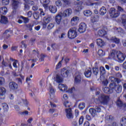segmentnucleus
<instances>
[{"instance_id":"nucleus-1","label":"nucleus","mask_w":126,"mask_h":126,"mask_svg":"<svg viewBox=\"0 0 126 126\" xmlns=\"http://www.w3.org/2000/svg\"><path fill=\"white\" fill-rule=\"evenodd\" d=\"M109 57L110 59L115 60L117 59L118 63H122L126 60V54L123 53L120 51L113 49L112 50Z\"/></svg>"},{"instance_id":"nucleus-2","label":"nucleus","mask_w":126,"mask_h":126,"mask_svg":"<svg viewBox=\"0 0 126 126\" xmlns=\"http://www.w3.org/2000/svg\"><path fill=\"white\" fill-rule=\"evenodd\" d=\"M72 13V10L71 8H69L66 10H65L63 13L58 14L55 17V21L58 25L61 24V22L62 21V19H63V17H67V16H69Z\"/></svg>"},{"instance_id":"nucleus-3","label":"nucleus","mask_w":126,"mask_h":126,"mask_svg":"<svg viewBox=\"0 0 126 126\" xmlns=\"http://www.w3.org/2000/svg\"><path fill=\"white\" fill-rule=\"evenodd\" d=\"M110 100V96L105 95L103 94L98 95V98L95 99L96 104H101V105H107Z\"/></svg>"},{"instance_id":"nucleus-4","label":"nucleus","mask_w":126,"mask_h":126,"mask_svg":"<svg viewBox=\"0 0 126 126\" xmlns=\"http://www.w3.org/2000/svg\"><path fill=\"white\" fill-rule=\"evenodd\" d=\"M45 12H44V10L42 8H39V10H38V11H34L33 13V17L34 19L36 20H38L39 18H40V16H45Z\"/></svg>"},{"instance_id":"nucleus-5","label":"nucleus","mask_w":126,"mask_h":126,"mask_svg":"<svg viewBox=\"0 0 126 126\" xmlns=\"http://www.w3.org/2000/svg\"><path fill=\"white\" fill-rule=\"evenodd\" d=\"M109 87L112 89L115 90L116 93H121L122 92V85H117L116 83H111Z\"/></svg>"},{"instance_id":"nucleus-6","label":"nucleus","mask_w":126,"mask_h":126,"mask_svg":"<svg viewBox=\"0 0 126 126\" xmlns=\"http://www.w3.org/2000/svg\"><path fill=\"white\" fill-rule=\"evenodd\" d=\"M68 38L69 39H74L77 36V32L75 28L70 29L67 33Z\"/></svg>"},{"instance_id":"nucleus-7","label":"nucleus","mask_w":126,"mask_h":126,"mask_svg":"<svg viewBox=\"0 0 126 126\" xmlns=\"http://www.w3.org/2000/svg\"><path fill=\"white\" fill-rule=\"evenodd\" d=\"M109 13L112 18H117L120 16V12L116 11V9L114 8H111L109 10Z\"/></svg>"},{"instance_id":"nucleus-8","label":"nucleus","mask_w":126,"mask_h":126,"mask_svg":"<svg viewBox=\"0 0 126 126\" xmlns=\"http://www.w3.org/2000/svg\"><path fill=\"white\" fill-rule=\"evenodd\" d=\"M74 81L75 83H77V84H79L81 83V81L83 82L84 83H87V80L84 79L82 76L80 75H76L74 78Z\"/></svg>"},{"instance_id":"nucleus-9","label":"nucleus","mask_w":126,"mask_h":126,"mask_svg":"<svg viewBox=\"0 0 126 126\" xmlns=\"http://www.w3.org/2000/svg\"><path fill=\"white\" fill-rule=\"evenodd\" d=\"M52 20V16L50 15H47L43 18V22L42 25L43 27H47L48 23H50V22Z\"/></svg>"},{"instance_id":"nucleus-10","label":"nucleus","mask_w":126,"mask_h":126,"mask_svg":"<svg viewBox=\"0 0 126 126\" xmlns=\"http://www.w3.org/2000/svg\"><path fill=\"white\" fill-rule=\"evenodd\" d=\"M66 113V117L68 120H71L73 119V114H72V110L71 108H67L65 109Z\"/></svg>"},{"instance_id":"nucleus-11","label":"nucleus","mask_w":126,"mask_h":126,"mask_svg":"<svg viewBox=\"0 0 126 126\" xmlns=\"http://www.w3.org/2000/svg\"><path fill=\"white\" fill-rule=\"evenodd\" d=\"M9 88L10 90H12V91H15V90H17V89H18V84H17L15 82H10L9 83Z\"/></svg>"},{"instance_id":"nucleus-12","label":"nucleus","mask_w":126,"mask_h":126,"mask_svg":"<svg viewBox=\"0 0 126 126\" xmlns=\"http://www.w3.org/2000/svg\"><path fill=\"white\" fill-rule=\"evenodd\" d=\"M86 28H87L86 24L81 23L79 25V29L78 30L80 33H84V32L86 31Z\"/></svg>"},{"instance_id":"nucleus-13","label":"nucleus","mask_w":126,"mask_h":126,"mask_svg":"<svg viewBox=\"0 0 126 126\" xmlns=\"http://www.w3.org/2000/svg\"><path fill=\"white\" fill-rule=\"evenodd\" d=\"M69 74V70L64 67L61 70V75L62 77H67Z\"/></svg>"},{"instance_id":"nucleus-14","label":"nucleus","mask_w":126,"mask_h":126,"mask_svg":"<svg viewBox=\"0 0 126 126\" xmlns=\"http://www.w3.org/2000/svg\"><path fill=\"white\" fill-rule=\"evenodd\" d=\"M6 93V89L3 87H0V99L3 100Z\"/></svg>"},{"instance_id":"nucleus-15","label":"nucleus","mask_w":126,"mask_h":126,"mask_svg":"<svg viewBox=\"0 0 126 126\" xmlns=\"http://www.w3.org/2000/svg\"><path fill=\"white\" fill-rule=\"evenodd\" d=\"M54 80L57 83H62L63 81V78L59 74L56 75V76L54 77Z\"/></svg>"},{"instance_id":"nucleus-16","label":"nucleus","mask_w":126,"mask_h":126,"mask_svg":"<svg viewBox=\"0 0 126 126\" xmlns=\"http://www.w3.org/2000/svg\"><path fill=\"white\" fill-rule=\"evenodd\" d=\"M59 89L62 92H67V86L63 84H60L59 85Z\"/></svg>"},{"instance_id":"nucleus-17","label":"nucleus","mask_w":126,"mask_h":126,"mask_svg":"<svg viewBox=\"0 0 126 126\" xmlns=\"http://www.w3.org/2000/svg\"><path fill=\"white\" fill-rule=\"evenodd\" d=\"M79 20V17L75 16L71 20V25L72 26H74L77 24V22Z\"/></svg>"},{"instance_id":"nucleus-18","label":"nucleus","mask_w":126,"mask_h":126,"mask_svg":"<svg viewBox=\"0 0 126 126\" xmlns=\"http://www.w3.org/2000/svg\"><path fill=\"white\" fill-rule=\"evenodd\" d=\"M63 7H69L71 5V1L69 0H62Z\"/></svg>"},{"instance_id":"nucleus-19","label":"nucleus","mask_w":126,"mask_h":126,"mask_svg":"<svg viewBox=\"0 0 126 126\" xmlns=\"http://www.w3.org/2000/svg\"><path fill=\"white\" fill-rule=\"evenodd\" d=\"M85 76L87 77V78H89V77H91L92 75V69L91 68H89V69L86 70L84 72Z\"/></svg>"},{"instance_id":"nucleus-20","label":"nucleus","mask_w":126,"mask_h":126,"mask_svg":"<svg viewBox=\"0 0 126 126\" xmlns=\"http://www.w3.org/2000/svg\"><path fill=\"white\" fill-rule=\"evenodd\" d=\"M102 90L105 94H111V93H113V89L110 87H105Z\"/></svg>"},{"instance_id":"nucleus-21","label":"nucleus","mask_w":126,"mask_h":126,"mask_svg":"<svg viewBox=\"0 0 126 126\" xmlns=\"http://www.w3.org/2000/svg\"><path fill=\"white\" fill-rule=\"evenodd\" d=\"M1 24H7L8 23V19L5 16H2L0 20Z\"/></svg>"},{"instance_id":"nucleus-22","label":"nucleus","mask_w":126,"mask_h":126,"mask_svg":"<svg viewBox=\"0 0 126 126\" xmlns=\"http://www.w3.org/2000/svg\"><path fill=\"white\" fill-rule=\"evenodd\" d=\"M96 44L99 47H104L105 46V42L102 39L98 38L96 39Z\"/></svg>"},{"instance_id":"nucleus-23","label":"nucleus","mask_w":126,"mask_h":126,"mask_svg":"<svg viewBox=\"0 0 126 126\" xmlns=\"http://www.w3.org/2000/svg\"><path fill=\"white\" fill-rule=\"evenodd\" d=\"M18 5H19V1H16V0H13L12 3V7L13 9H17L18 8Z\"/></svg>"},{"instance_id":"nucleus-24","label":"nucleus","mask_w":126,"mask_h":126,"mask_svg":"<svg viewBox=\"0 0 126 126\" xmlns=\"http://www.w3.org/2000/svg\"><path fill=\"white\" fill-rule=\"evenodd\" d=\"M49 11L51 12V13H56L57 11H58V8L55 5H50L49 6Z\"/></svg>"},{"instance_id":"nucleus-25","label":"nucleus","mask_w":126,"mask_h":126,"mask_svg":"<svg viewBox=\"0 0 126 126\" xmlns=\"http://www.w3.org/2000/svg\"><path fill=\"white\" fill-rule=\"evenodd\" d=\"M98 35L100 37H105V38H106V39L108 38V36H106V35H107V32L106 31L99 30L98 32Z\"/></svg>"},{"instance_id":"nucleus-26","label":"nucleus","mask_w":126,"mask_h":126,"mask_svg":"<svg viewBox=\"0 0 126 126\" xmlns=\"http://www.w3.org/2000/svg\"><path fill=\"white\" fill-rule=\"evenodd\" d=\"M50 0H40V3L43 4V6L45 7V8L48 7V4L50 3Z\"/></svg>"},{"instance_id":"nucleus-27","label":"nucleus","mask_w":126,"mask_h":126,"mask_svg":"<svg viewBox=\"0 0 126 126\" xmlns=\"http://www.w3.org/2000/svg\"><path fill=\"white\" fill-rule=\"evenodd\" d=\"M83 14L85 16H86V17H89V16H91V15H92V11L90 10H85L83 11Z\"/></svg>"},{"instance_id":"nucleus-28","label":"nucleus","mask_w":126,"mask_h":126,"mask_svg":"<svg viewBox=\"0 0 126 126\" xmlns=\"http://www.w3.org/2000/svg\"><path fill=\"white\" fill-rule=\"evenodd\" d=\"M100 15H105L107 13V9L104 7L102 6L99 10Z\"/></svg>"},{"instance_id":"nucleus-29","label":"nucleus","mask_w":126,"mask_h":126,"mask_svg":"<svg viewBox=\"0 0 126 126\" xmlns=\"http://www.w3.org/2000/svg\"><path fill=\"white\" fill-rule=\"evenodd\" d=\"M98 21H99V16L98 15L93 16L91 19V22H92V23L97 22Z\"/></svg>"},{"instance_id":"nucleus-30","label":"nucleus","mask_w":126,"mask_h":126,"mask_svg":"<svg viewBox=\"0 0 126 126\" xmlns=\"http://www.w3.org/2000/svg\"><path fill=\"white\" fill-rule=\"evenodd\" d=\"M6 12H7V8L6 7H3L0 8V14H2L3 15H5L6 14Z\"/></svg>"},{"instance_id":"nucleus-31","label":"nucleus","mask_w":126,"mask_h":126,"mask_svg":"<svg viewBox=\"0 0 126 126\" xmlns=\"http://www.w3.org/2000/svg\"><path fill=\"white\" fill-rule=\"evenodd\" d=\"M64 59V58L63 57H62V60L60 61L56 65V68H55L56 70H58V69H60V68L62 67L63 65V64H62V63H63V61Z\"/></svg>"},{"instance_id":"nucleus-32","label":"nucleus","mask_w":126,"mask_h":126,"mask_svg":"<svg viewBox=\"0 0 126 126\" xmlns=\"http://www.w3.org/2000/svg\"><path fill=\"white\" fill-rule=\"evenodd\" d=\"M89 112H90V113L91 114V116H92V117H94L95 116H97V112L96 111L95 109L90 108L89 109Z\"/></svg>"},{"instance_id":"nucleus-33","label":"nucleus","mask_w":126,"mask_h":126,"mask_svg":"<svg viewBox=\"0 0 126 126\" xmlns=\"http://www.w3.org/2000/svg\"><path fill=\"white\" fill-rule=\"evenodd\" d=\"M99 72L100 75L101 76H103V75H105L106 74V69H105V67L103 66H100L99 67Z\"/></svg>"},{"instance_id":"nucleus-34","label":"nucleus","mask_w":126,"mask_h":126,"mask_svg":"<svg viewBox=\"0 0 126 126\" xmlns=\"http://www.w3.org/2000/svg\"><path fill=\"white\" fill-rule=\"evenodd\" d=\"M50 98H54L55 97V90L53 87L50 88Z\"/></svg>"},{"instance_id":"nucleus-35","label":"nucleus","mask_w":126,"mask_h":126,"mask_svg":"<svg viewBox=\"0 0 126 126\" xmlns=\"http://www.w3.org/2000/svg\"><path fill=\"white\" fill-rule=\"evenodd\" d=\"M19 18V19H22L24 21V23H25V24H26L29 22V19H28V18L25 17L23 16H20Z\"/></svg>"},{"instance_id":"nucleus-36","label":"nucleus","mask_w":126,"mask_h":126,"mask_svg":"<svg viewBox=\"0 0 126 126\" xmlns=\"http://www.w3.org/2000/svg\"><path fill=\"white\" fill-rule=\"evenodd\" d=\"M10 61H12L13 62V61H14V62L13 63V66L14 67H15V68H17V67H18V66H17V63H18V60H15V59H13V58H10Z\"/></svg>"},{"instance_id":"nucleus-37","label":"nucleus","mask_w":126,"mask_h":126,"mask_svg":"<svg viewBox=\"0 0 126 126\" xmlns=\"http://www.w3.org/2000/svg\"><path fill=\"white\" fill-rule=\"evenodd\" d=\"M110 40L115 44H120V39L116 37H112Z\"/></svg>"},{"instance_id":"nucleus-38","label":"nucleus","mask_w":126,"mask_h":126,"mask_svg":"<svg viewBox=\"0 0 126 126\" xmlns=\"http://www.w3.org/2000/svg\"><path fill=\"white\" fill-rule=\"evenodd\" d=\"M26 27L29 30V31H31V32H32L33 31V27H34V24H29L28 25H26Z\"/></svg>"},{"instance_id":"nucleus-39","label":"nucleus","mask_w":126,"mask_h":126,"mask_svg":"<svg viewBox=\"0 0 126 126\" xmlns=\"http://www.w3.org/2000/svg\"><path fill=\"white\" fill-rule=\"evenodd\" d=\"M121 126H126V117H123L120 121Z\"/></svg>"},{"instance_id":"nucleus-40","label":"nucleus","mask_w":126,"mask_h":126,"mask_svg":"<svg viewBox=\"0 0 126 126\" xmlns=\"http://www.w3.org/2000/svg\"><path fill=\"white\" fill-rule=\"evenodd\" d=\"M1 64V67L2 69H4L5 67H7V66H8V63L4 61V60H3V61H2Z\"/></svg>"},{"instance_id":"nucleus-41","label":"nucleus","mask_w":126,"mask_h":126,"mask_svg":"<svg viewBox=\"0 0 126 126\" xmlns=\"http://www.w3.org/2000/svg\"><path fill=\"white\" fill-rule=\"evenodd\" d=\"M67 25V21L63 20V25H61L59 27V29H63V28H64V27H65V26H66Z\"/></svg>"},{"instance_id":"nucleus-42","label":"nucleus","mask_w":126,"mask_h":126,"mask_svg":"<svg viewBox=\"0 0 126 126\" xmlns=\"http://www.w3.org/2000/svg\"><path fill=\"white\" fill-rule=\"evenodd\" d=\"M23 1L26 3H29V4H30V5H34L35 4V2L33 0H23Z\"/></svg>"},{"instance_id":"nucleus-43","label":"nucleus","mask_w":126,"mask_h":126,"mask_svg":"<svg viewBox=\"0 0 126 126\" xmlns=\"http://www.w3.org/2000/svg\"><path fill=\"white\" fill-rule=\"evenodd\" d=\"M2 105L3 109L4 110V112H7V111H8V105L5 103H2Z\"/></svg>"},{"instance_id":"nucleus-44","label":"nucleus","mask_w":126,"mask_h":126,"mask_svg":"<svg viewBox=\"0 0 126 126\" xmlns=\"http://www.w3.org/2000/svg\"><path fill=\"white\" fill-rule=\"evenodd\" d=\"M97 54L99 57H103V56H105V52H104L102 49L98 50Z\"/></svg>"},{"instance_id":"nucleus-45","label":"nucleus","mask_w":126,"mask_h":126,"mask_svg":"<svg viewBox=\"0 0 126 126\" xmlns=\"http://www.w3.org/2000/svg\"><path fill=\"white\" fill-rule=\"evenodd\" d=\"M114 119L115 118L112 115H107L106 117V121H108L109 122H112Z\"/></svg>"},{"instance_id":"nucleus-46","label":"nucleus","mask_w":126,"mask_h":126,"mask_svg":"<svg viewBox=\"0 0 126 126\" xmlns=\"http://www.w3.org/2000/svg\"><path fill=\"white\" fill-rule=\"evenodd\" d=\"M93 72L94 75H97V74H98V72H99V68H98V67H93Z\"/></svg>"},{"instance_id":"nucleus-47","label":"nucleus","mask_w":126,"mask_h":126,"mask_svg":"<svg viewBox=\"0 0 126 126\" xmlns=\"http://www.w3.org/2000/svg\"><path fill=\"white\" fill-rule=\"evenodd\" d=\"M123 24H126V15L123 14L121 17Z\"/></svg>"},{"instance_id":"nucleus-48","label":"nucleus","mask_w":126,"mask_h":126,"mask_svg":"<svg viewBox=\"0 0 126 126\" xmlns=\"http://www.w3.org/2000/svg\"><path fill=\"white\" fill-rule=\"evenodd\" d=\"M29 3H24V10H29L30 9V5H29Z\"/></svg>"},{"instance_id":"nucleus-49","label":"nucleus","mask_w":126,"mask_h":126,"mask_svg":"<svg viewBox=\"0 0 126 126\" xmlns=\"http://www.w3.org/2000/svg\"><path fill=\"white\" fill-rule=\"evenodd\" d=\"M80 110H83L85 108V103L84 102H81L78 105Z\"/></svg>"},{"instance_id":"nucleus-50","label":"nucleus","mask_w":126,"mask_h":126,"mask_svg":"<svg viewBox=\"0 0 126 126\" xmlns=\"http://www.w3.org/2000/svg\"><path fill=\"white\" fill-rule=\"evenodd\" d=\"M2 5H8L9 4V0H2Z\"/></svg>"},{"instance_id":"nucleus-51","label":"nucleus","mask_w":126,"mask_h":126,"mask_svg":"<svg viewBox=\"0 0 126 126\" xmlns=\"http://www.w3.org/2000/svg\"><path fill=\"white\" fill-rule=\"evenodd\" d=\"M84 121V117H83V116H81L79 119V126H80L81 125H82V124H83Z\"/></svg>"},{"instance_id":"nucleus-52","label":"nucleus","mask_w":126,"mask_h":126,"mask_svg":"<svg viewBox=\"0 0 126 126\" xmlns=\"http://www.w3.org/2000/svg\"><path fill=\"white\" fill-rule=\"evenodd\" d=\"M63 104L65 108H69V107H70L69 102L67 100L65 101Z\"/></svg>"},{"instance_id":"nucleus-53","label":"nucleus","mask_w":126,"mask_h":126,"mask_svg":"<svg viewBox=\"0 0 126 126\" xmlns=\"http://www.w3.org/2000/svg\"><path fill=\"white\" fill-rule=\"evenodd\" d=\"M55 4L56 5H57V6H58L59 7H60V6H62V5L63 4L62 3V1H61L60 0H57V1H56Z\"/></svg>"},{"instance_id":"nucleus-54","label":"nucleus","mask_w":126,"mask_h":126,"mask_svg":"<svg viewBox=\"0 0 126 126\" xmlns=\"http://www.w3.org/2000/svg\"><path fill=\"white\" fill-rule=\"evenodd\" d=\"M117 105L118 107H122L123 101H122L121 100H118L117 102Z\"/></svg>"},{"instance_id":"nucleus-55","label":"nucleus","mask_w":126,"mask_h":126,"mask_svg":"<svg viewBox=\"0 0 126 126\" xmlns=\"http://www.w3.org/2000/svg\"><path fill=\"white\" fill-rule=\"evenodd\" d=\"M5 80L4 78L2 77H0V85H2L4 83Z\"/></svg>"},{"instance_id":"nucleus-56","label":"nucleus","mask_w":126,"mask_h":126,"mask_svg":"<svg viewBox=\"0 0 126 126\" xmlns=\"http://www.w3.org/2000/svg\"><path fill=\"white\" fill-rule=\"evenodd\" d=\"M116 76L117 78H122L123 77V75L122 73L120 72H118L116 74Z\"/></svg>"},{"instance_id":"nucleus-57","label":"nucleus","mask_w":126,"mask_h":126,"mask_svg":"<svg viewBox=\"0 0 126 126\" xmlns=\"http://www.w3.org/2000/svg\"><path fill=\"white\" fill-rule=\"evenodd\" d=\"M54 26H55V25H54V24L52 23H50L49 24V25L47 27V29H49V30H51V29L54 28Z\"/></svg>"},{"instance_id":"nucleus-58","label":"nucleus","mask_w":126,"mask_h":126,"mask_svg":"<svg viewBox=\"0 0 126 126\" xmlns=\"http://www.w3.org/2000/svg\"><path fill=\"white\" fill-rule=\"evenodd\" d=\"M74 90H75V88L74 87H72L71 89H68V90L67 91L68 92V93H72Z\"/></svg>"},{"instance_id":"nucleus-59","label":"nucleus","mask_w":126,"mask_h":126,"mask_svg":"<svg viewBox=\"0 0 126 126\" xmlns=\"http://www.w3.org/2000/svg\"><path fill=\"white\" fill-rule=\"evenodd\" d=\"M94 110H95L96 113H100L101 112V108L99 106H95Z\"/></svg>"},{"instance_id":"nucleus-60","label":"nucleus","mask_w":126,"mask_h":126,"mask_svg":"<svg viewBox=\"0 0 126 126\" xmlns=\"http://www.w3.org/2000/svg\"><path fill=\"white\" fill-rule=\"evenodd\" d=\"M64 61L65 62V63L66 64H67V63H69V61H70V58H68L67 57L65 58V59H64Z\"/></svg>"},{"instance_id":"nucleus-61","label":"nucleus","mask_w":126,"mask_h":126,"mask_svg":"<svg viewBox=\"0 0 126 126\" xmlns=\"http://www.w3.org/2000/svg\"><path fill=\"white\" fill-rule=\"evenodd\" d=\"M112 78H114L115 81L116 82H117L118 84H119V83H121V79H120V78H115V77H112Z\"/></svg>"},{"instance_id":"nucleus-62","label":"nucleus","mask_w":126,"mask_h":126,"mask_svg":"<svg viewBox=\"0 0 126 126\" xmlns=\"http://www.w3.org/2000/svg\"><path fill=\"white\" fill-rule=\"evenodd\" d=\"M28 114H29V112H28V111L20 112V115H28Z\"/></svg>"},{"instance_id":"nucleus-63","label":"nucleus","mask_w":126,"mask_h":126,"mask_svg":"<svg viewBox=\"0 0 126 126\" xmlns=\"http://www.w3.org/2000/svg\"><path fill=\"white\" fill-rule=\"evenodd\" d=\"M86 119L87 121H91V120H92L91 116L89 115H87L86 116Z\"/></svg>"},{"instance_id":"nucleus-64","label":"nucleus","mask_w":126,"mask_h":126,"mask_svg":"<svg viewBox=\"0 0 126 126\" xmlns=\"http://www.w3.org/2000/svg\"><path fill=\"white\" fill-rule=\"evenodd\" d=\"M84 126H90V123L89 122L86 121L84 123Z\"/></svg>"}]
</instances>
